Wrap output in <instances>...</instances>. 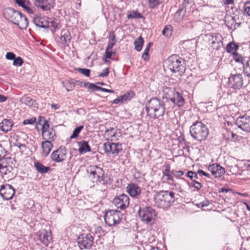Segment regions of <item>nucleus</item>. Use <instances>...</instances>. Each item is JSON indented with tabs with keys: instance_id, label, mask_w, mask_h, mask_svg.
Listing matches in <instances>:
<instances>
[{
	"instance_id": "obj_1",
	"label": "nucleus",
	"mask_w": 250,
	"mask_h": 250,
	"mask_svg": "<svg viewBox=\"0 0 250 250\" xmlns=\"http://www.w3.org/2000/svg\"><path fill=\"white\" fill-rule=\"evenodd\" d=\"M86 171L88 173L89 177L93 180V182H95L97 185L106 186L112 183V180L110 176L107 174H104L103 168L97 165L89 166Z\"/></svg>"
},
{
	"instance_id": "obj_2",
	"label": "nucleus",
	"mask_w": 250,
	"mask_h": 250,
	"mask_svg": "<svg viewBox=\"0 0 250 250\" xmlns=\"http://www.w3.org/2000/svg\"><path fill=\"white\" fill-rule=\"evenodd\" d=\"M145 109L147 115L154 119L163 116L166 109L164 102L157 98H152L148 101L146 103Z\"/></svg>"
},
{
	"instance_id": "obj_3",
	"label": "nucleus",
	"mask_w": 250,
	"mask_h": 250,
	"mask_svg": "<svg viewBox=\"0 0 250 250\" xmlns=\"http://www.w3.org/2000/svg\"><path fill=\"white\" fill-rule=\"evenodd\" d=\"M3 15L5 19L12 23L18 25L20 29H25L28 21L26 17L14 9L8 7L3 11Z\"/></svg>"
},
{
	"instance_id": "obj_4",
	"label": "nucleus",
	"mask_w": 250,
	"mask_h": 250,
	"mask_svg": "<svg viewBox=\"0 0 250 250\" xmlns=\"http://www.w3.org/2000/svg\"><path fill=\"white\" fill-rule=\"evenodd\" d=\"M154 199L155 205L158 208L167 209L174 202V193L167 190H160L156 193Z\"/></svg>"
},
{
	"instance_id": "obj_5",
	"label": "nucleus",
	"mask_w": 250,
	"mask_h": 250,
	"mask_svg": "<svg viewBox=\"0 0 250 250\" xmlns=\"http://www.w3.org/2000/svg\"><path fill=\"white\" fill-rule=\"evenodd\" d=\"M189 132L193 139L201 142L207 137L208 130L205 124L196 121L190 127Z\"/></svg>"
},
{
	"instance_id": "obj_6",
	"label": "nucleus",
	"mask_w": 250,
	"mask_h": 250,
	"mask_svg": "<svg viewBox=\"0 0 250 250\" xmlns=\"http://www.w3.org/2000/svg\"><path fill=\"white\" fill-rule=\"evenodd\" d=\"M167 67L173 73L178 72L180 75H182L185 72L186 67L183 59L178 55H173L170 56L167 60Z\"/></svg>"
},
{
	"instance_id": "obj_7",
	"label": "nucleus",
	"mask_w": 250,
	"mask_h": 250,
	"mask_svg": "<svg viewBox=\"0 0 250 250\" xmlns=\"http://www.w3.org/2000/svg\"><path fill=\"white\" fill-rule=\"evenodd\" d=\"M38 122L39 125L42 126L43 139L46 141H54L56 138L55 130L52 127H49V125L44 117H39Z\"/></svg>"
},
{
	"instance_id": "obj_8",
	"label": "nucleus",
	"mask_w": 250,
	"mask_h": 250,
	"mask_svg": "<svg viewBox=\"0 0 250 250\" xmlns=\"http://www.w3.org/2000/svg\"><path fill=\"white\" fill-rule=\"evenodd\" d=\"M120 214L117 210H107L104 215L105 223L109 227L119 224L121 220Z\"/></svg>"
},
{
	"instance_id": "obj_9",
	"label": "nucleus",
	"mask_w": 250,
	"mask_h": 250,
	"mask_svg": "<svg viewBox=\"0 0 250 250\" xmlns=\"http://www.w3.org/2000/svg\"><path fill=\"white\" fill-rule=\"evenodd\" d=\"M140 219L146 223H149L156 216V212L150 207H146L138 211Z\"/></svg>"
},
{
	"instance_id": "obj_10",
	"label": "nucleus",
	"mask_w": 250,
	"mask_h": 250,
	"mask_svg": "<svg viewBox=\"0 0 250 250\" xmlns=\"http://www.w3.org/2000/svg\"><path fill=\"white\" fill-rule=\"evenodd\" d=\"M94 238L90 234H83L78 238V244L81 249H89L93 244Z\"/></svg>"
},
{
	"instance_id": "obj_11",
	"label": "nucleus",
	"mask_w": 250,
	"mask_h": 250,
	"mask_svg": "<svg viewBox=\"0 0 250 250\" xmlns=\"http://www.w3.org/2000/svg\"><path fill=\"white\" fill-rule=\"evenodd\" d=\"M104 149L106 153L117 155L122 150V147L120 143L108 142L104 144Z\"/></svg>"
},
{
	"instance_id": "obj_12",
	"label": "nucleus",
	"mask_w": 250,
	"mask_h": 250,
	"mask_svg": "<svg viewBox=\"0 0 250 250\" xmlns=\"http://www.w3.org/2000/svg\"><path fill=\"white\" fill-rule=\"evenodd\" d=\"M15 193L14 188L10 185L6 184L0 186V195L4 200L11 199Z\"/></svg>"
},
{
	"instance_id": "obj_13",
	"label": "nucleus",
	"mask_w": 250,
	"mask_h": 250,
	"mask_svg": "<svg viewBox=\"0 0 250 250\" xmlns=\"http://www.w3.org/2000/svg\"><path fill=\"white\" fill-rule=\"evenodd\" d=\"M235 125L242 130L250 132V117L245 115L238 117L235 121Z\"/></svg>"
},
{
	"instance_id": "obj_14",
	"label": "nucleus",
	"mask_w": 250,
	"mask_h": 250,
	"mask_svg": "<svg viewBox=\"0 0 250 250\" xmlns=\"http://www.w3.org/2000/svg\"><path fill=\"white\" fill-rule=\"evenodd\" d=\"M238 48V45L235 44V69L237 68L239 72H243L248 59L236 52Z\"/></svg>"
},
{
	"instance_id": "obj_15",
	"label": "nucleus",
	"mask_w": 250,
	"mask_h": 250,
	"mask_svg": "<svg viewBox=\"0 0 250 250\" xmlns=\"http://www.w3.org/2000/svg\"><path fill=\"white\" fill-rule=\"evenodd\" d=\"M113 203L117 208L123 210L128 206L129 198L127 195L123 194L115 197L113 200Z\"/></svg>"
},
{
	"instance_id": "obj_16",
	"label": "nucleus",
	"mask_w": 250,
	"mask_h": 250,
	"mask_svg": "<svg viewBox=\"0 0 250 250\" xmlns=\"http://www.w3.org/2000/svg\"><path fill=\"white\" fill-rule=\"evenodd\" d=\"M166 90L168 91H171L172 93V97L168 98L170 101L172 102L174 105L180 107L184 105L185 104V100L182 96V94L178 92L175 91L174 90H172L169 88H166Z\"/></svg>"
},
{
	"instance_id": "obj_17",
	"label": "nucleus",
	"mask_w": 250,
	"mask_h": 250,
	"mask_svg": "<svg viewBox=\"0 0 250 250\" xmlns=\"http://www.w3.org/2000/svg\"><path fill=\"white\" fill-rule=\"evenodd\" d=\"M66 157V149L64 146H60L57 150L53 151L51 155V159L55 162L59 163L64 161Z\"/></svg>"
},
{
	"instance_id": "obj_18",
	"label": "nucleus",
	"mask_w": 250,
	"mask_h": 250,
	"mask_svg": "<svg viewBox=\"0 0 250 250\" xmlns=\"http://www.w3.org/2000/svg\"><path fill=\"white\" fill-rule=\"evenodd\" d=\"M39 239L42 243L46 246L52 242V237L51 230L47 231L43 229L39 232Z\"/></svg>"
},
{
	"instance_id": "obj_19",
	"label": "nucleus",
	"mask_w": 250,
	"mask_h": 250,
	"mask_svg": "<svg viewBox=\"0 0 250 250\" xmlns=\"http://www.w3.org/2000/svg\"><path fill=\"white\" fill-rule=\"evenodd\" d=\"M54 0H35L34 5L43 11L50 10L53 7Z\"/></svg>"
},
{
	"instance_id": "obj_20",
	"label": "nucleus",
	"mask_w": 250,
	"mask_h": 250,
	"mask_svg": "<svg viewBox=\"0 0 250 250\" xmlns=\"http://www.w3.org/2000/svg\"><path fill=\"white\" fill-rule=\"evenodd\" d=\"M209 36L211 37V43L214 49L218 50L223 46V38L221 34L213 33Z\"/></svg>"
},
{
	"instance_id": "obj_21",
	"label": "nucleus",
	"mask_w": 250,
	"mask_h": 250,
	"mask_svg": "<svg viewBox=\"0 0 250 250\" xmlns=\"http://www.w3.org/2000/svg\"><path fill=\"white\" fill-rule=\"evenodd\" d=\"M208 170L215 178L220 177L225 172V169L218 164L209 165Z\"/></svg>"
},
{
	"instance_id": "obj_22",
	"label": "nucleus",
	"mask_w": 250,
	"mask_h": 250,
	"mask_svg": "<svg viewBox=\"0 0 250 250\" xmlns=\"http://www.w3.org/2000/svg\"><path fill=\"white\" fill-rule=\"evenodd\" d=\"M71 36L67 29H64L61 31L59 42L64 45H68L70 42Z\"/></svg>"
},
{
	"instance_id": "obj_23",
	"label": "nucleus",
	"mask_w": 250,
	"mask_h": 250,
	"mask_svg": "<svg viewBox=\"0 0 250 250\" xmlns=\"http://www.w3.org/2000/svg\"><path fill=\"white\" fill-rule=\"evenodd\" d=\"M15 2L28 14L33 13V10L31 8L32 4L29 0H15Z\"/></svg>"
},
{
	"instance_id": "obj_24",
	"label": "nucleus",
	"mask_w": 250,
	"mask_h": 250,
	"mask_svg": "<svg viewBox=\"0 0 250 250\" xmlns=\"http://www.w3.org/2000/svg\"><path fill=\"white\" fill-rule=\"evenodd\" d=\"M126 189L127 192L132 197H135L141 192L140 187L137 184L133 183L129 184L126 187Z\"/></svg>"
},
{
	"instance_id": "obj_25",
	"label": "nucleus",
	"mask_w": 250,
	"mask_h": 250,
	"mask_svg": "<svg viewBox=\"0 0 250 250\" xmlns=\"http://www.w3.org/2000/svg\"><path fill=\"white\" fill-rule=\"evenodd\" d=\"M13 123L10 120L8 119H3L0 123V128L1 131L7 132L11 130Z\"/></svg>"
},
{
	"instance_id": "obj_26",
	"label": "nucleus",
	"mask_w": 250,
	"mask_h": 250,
	"mask_svg": "<svg viewBox=\"0 0 250 250\" xmlns=\"http://www.w3.org/2000/svg\"><path fill=\"white\" fill-rule=\"evenodd\" d=\"M78 146H79L78 151L81 154L85 153L91 150L88 142L85 141L78 142Z\"/></svg>"
},
{
	"instance_id": "obj_27",
	"label": "nucleus",
	"mask_w": 250,
	"mask_h": 250,
	"mask_svg": "<svg viewBox=\"0 0 250 250\" xmlns=\"http://www.w3.org/2000/svg\"><path fill=\"white\" fill-rule=\"evenodd\" d=\"M33 21L35 25L39 27L43 28H49L48 22L43 18L39 17L35 18L33 20Z\"/></svg>"
},
{
	"instance_id": "obj_28",
	"label": "nucleus",
	"mask_w": 250,
	"mask_h": 250,
	"mask_svg": "<svg viewBox=\"0 0 250 250\" xmlns=\"http://www.w3.org/2000/svg\"><path fill=\"white\" fill-rule=\"evenodd\" d=\"M51 142V141L45 140L42 143V153L45 156L49 154L53 147V145Z\"/></svg>"
},
{
	"instance_id": "obj_29",
	"label": "nucleus",
	"mask_w": 250,
	"mask_h": 250,
	"mask_svg": "<svg viewBox=\"0 0 250 250\" xmlns=\"http://www.w3.org/2000/svg\"><path fill=\"white\" fill-rule=\"evenodd\" d=\"M34 167L37 172L41 174L47 172L50 169L49 167H45L39 162L34 163Z\"/></svg>"
},
{
	"instance_id": "obj_30",
	"label": "nucleus",
	"mask_w": 250,
	"mask_h": 250,
	"mask_svg": "<svg viewBox=\"0 0 250 250\" xmlns=\"http://www.w3.org/2000/svg\"><path fill=\"white\" fill-rule=\"evenodd\" d=\"M13 169V167L9 165H7V163L2 162L0 164V171L4 174H7L10 173Z\"/></svg>"
},
{
	"instance_id": "obj_31",
	"label": "nucleus",
	"mask_w": 250,
	"mask_h": 250,
	"mask_svg": "<svg viewBox=\"0 0 250 250\" xmlns=\"http://www.w3.org/2000/svg\"><path fill=\"white\" fill-rule=\"evenodd\" d=\"M20 101L22 104H25L29 106H35V105L36 104L35 101L33 100L30 97L26 95L22 96L21 99Z\"/></svg>"
},
{
	"instance_id": "obj_32",
	"label": "nucleus",
	"mask_w": 250,
	"mask_h": 250,
	"mask_svg": "<svg viewBox=\"0 0 250 250\" xmlns=\"http://www.w3.org/2000/svg\"><path fill=\"white\" fill-rule=\"evenodd\" d=\"M243 85V80L241 74L239 72L235 74V89H240Z\"/></svg>"
},
{
	"instance_id": "obj_33",
	"label": "nucleus",
	"mask_w": 250,
	"mask_h": 250,
	"mask_svg": "<svg viewBox=\"0 0 250 250\" xmlns=\"http://www.w3.org/2000/svg\"><path fill=\"white\" fill-rule=\"evenodd\" d=\"M144 42L143 38L141 36H140L134 41V44L135 46V49L137 51H141Z\"/></svg>"
},
{
	"instance_id": "obj_34",
	"label": "nucleus",
	"mask_w": 250,
	"mask_h": 250,
	"mask_svg": "<svg viewBox=\"0 0 250 250\" xmlns=\"http://www.w3.org/2000/svg\"><path fill=\"white\" fill-rule=\"evenodd\" d=\"M129 94H125L123 95H121L118 97L117 98L114 100L112 102V103L114 104H118L120 103H122L125 101L129 100L130 98H129Z\"/></svg>"
},
{
	"instance_id": "obj_35",
	"label": "nucleus",
	"mask_w": 250,
	"mask_h": 250,
	"mask_svg": "<svg viewBox=\"0 0 250 250\" xmlns=\"http://www.w3.org/2000/svg\"><path fill=\"white\" fill-rule=\"evenodd\" d=\"M152 45V42H149L146 46L145 49L144 51L143 54L142 56V58L144 61H147L149 59L148 52L150 48V46Z\"/></svg>"
},
{
	"instance_id": "obj_36",
	"label": "nucleus",
	"mask_w": 250,
	"mask_h": 250,
	"mask_svg": "<svg viewBox=\"0 0 250 250\" xmlns=\"http://www.w3.org/2000/svg\"><path fill=\"white\" fill-rule=\"evenodd\" d=\"M172 27L171 25H167L162 31V34L167 38L170 37L172 35Z\"/></svg>"
},
{
	"instance_id": "obj_37",
	"label": "nucleus",
	"mask_w": 250,
	"mask_h": 250,
	"mask_svg": "<svg viewBox=\"0 0 250 250\" xmlns=\"http://www.w3.org/2000/svg\"><path fill=\"white\" fill-rule=\"evenodd\" d=\"M63 84L67 91H72L75 86V84L74 83H70L67 81L63 82Z\"/></svg>"
},
{
	"instance_id": "obj_38",
	"label": "nucleus",
	"mask_w": 250,
	"mask_h": 250,
	"mask_svg": "<svg viewBox=\"0 0 250 250\" xmlns=\"http://www.w3.org/2000/svg\"><path fill=\"white\" fill-rule=\"evenodd\" d=\"M142 18H143L142 15L136 11H133L132 13H129L127 15V18L128 19L133 18L139 19Z\"/></svg>"
},
{
	"instance_id": "obj_39",
	"label": "nucleus",
	"mask_w": 250,
	"mask_h": 250,
	"mask_svg": "<svg viewBox=\"0 0 250 250\" xmlns=\"http://www.w3.org/2000/svg\"><path fill=\"white\" fill-rule=\"evenodd\" d=\"M83 128V125H80L77 127H76L73 131L72 134L70 136V139H74L77 138L79 134L80 133L81 130Z\"/></svg>"
},
{
	"instance_id": "obj_40",
	"label": "nucleus",
	"mask_w": 250,
	"mask_h": 250,
	"mask_svg": "<svg viewBox=\"0 0 250 250\" xmlns=\"http://www.w3.org/2000/svg\"><path fill=\"white\" fill-rule=\"evenodd\" d=\"M226 50L228 53H231L234 58V43L233 42L228 43L226 47Z\"/></svg>"
},
{
	"instance_id": "obj_41",
	"label": "nucleus",
	"mask_w": 250,
	"mask_h": 250,
	"mask_svg": "<svg viewBox=\"0 0 250 250\" xmlns=\"http://www.w3.org/2000/svg\"><path fill=\"white\" fill-rule=\"evenodd\" d=\"M170 172V166L169 165H167L166 166V169L163 171L164 175L166 176L167 178V180H171L173 181V179L171 175L169 174Z\"/></svg>"
},
{
	"instance_id": "obj_42",
	"label": "nucleus",
	"mask_w": 250,
	"mask_h": 250,
	"mask_svg": "<svg viewBox=\"0 0 250 250\" xmlns=\"http://www.w3.org/2000/svg\"><path fill=\"white\" fill-rule=\"evenodd\" d=\"M76 70L86 77H89L90 75V70L88 69L77 68Z\"/></svg>"
},
{
	"instance_id": "obj_43",
	"label": "nucleus",
	"mask_w": 250,
	"mask_h": 250,
	"mask_svg": "<svg viewBox=\"0 0 250 250\" xmlns=\"http://www.w3.org/2000/svg\"><path fill=\"white\" fill-rule=\"evenodd\" d=\"M23 61L20 57H18L17 58L15 57L13 60V65L16 66H20L23 64Z\"/></svg>"
},
{
	"instance_id": "obj_44",
	"label": "nucleus",
	"mask_w": 250,
	"mask_h": 250,
	"mask_svg": "<svg viewBox=\"0 0 250 250\" xmlns=\"http://www.w3.org/2000/svg\"><path fill=\"white\" fill-rule=\"evenodd\" d=\"M47 21L49 23V27H53L54 29L58 28V23L55 20L49 19Z\"/></svg>"
},
{
	"instance_id": "obj_45",
	"label": "nucleus",
	"mask_w": 250,
	"mask_h": 250,
	"mask_svg": "<svg viewBox=\"0 0 250 250\" xmlns=\"http://www.w3.org/2000/svg\"><path fill=\"white\" fill-rule=\"evenodd\" d=\"M243 72L246 74L247 76L250 77V59L248 60L246 65H245V70Z\"/></svg>"
},
{
	"instance_id": "obj_46",
	"label": "nucleus",
	"mask_w": 250,
	"mask_h": 250,
	"mask_svg": "<svg viewBox=\"0 0 250 250\" xmlns=\"http://www.w3.org/2000/svg\"><path fill=\"white\" fill-rule=\"evenodd\" d=\"M187 176L189 177L191 180L198 179L197 173L192 171H188L187 174Z\"/></svg>"
},
{
	"instance_id": "obj_47",
	"label": "nucleus",
	"mask_w": 250,
	"mask_h": 250,
	"mask_svg": "<svg viewBox=\"0 0 250 250\" xmlns=\"http://www.w3.org/2000/svg\"><path fill=\"white\" fill-rule=\"evenodd\" d=\"M244 11L248 16H250V0L245 3Z\"/></svg>"
},
{
	"instance_id": "obj_48",
	"label": "nucleus",
	"mask_w": 250,
	"mask_h": 250,
	"mask_svg": "<svg viewBox=\"0 0 250 250\" xmlns=\"http://www.w3.org/2000/svg\"><path fill=\"white\" fill-rule=\"evenodd\" d=\"M106 133L110 137H114L116 134V130L114 128H111L106 131Z\"/></svg>"
},
{
	"instance_id": "obj_49",
	"label": "nucleus",
	"mask_w": 250,
	"mask_h": 250,
	"mask_svg": "<svg viewBox=\"0 0 250 250\" xmlns=\"http://www.w3.org/2000/svg\"><path fill=\"white\" fill-rule=\"evenodd\" d=\"M36 121V118H31L30 119H28L24 120L23 124L24 125H32Z\"/></svg>"
},
{
	"instance_id": "obj_50",
	"label": "nucleus",
	"mask_w": 250,
	"mask_h": 250,
	"mask_svg": "<svg viewBox=\"0 0 250 250\" xmlns=\"http://www.w3.org/2000/svg\"><path fill=\"white\" fill-rule=\"evenodd\" d=\"M109 73V68L107 67L103 70V72L100 73L98 76L100 77H105L108 75Z\"/></svg>"
},
{
	"instance_id": "obj_51",
	"label": "nucleus",
	"mask_w": 250,
	"mask_h": 250,
	"mask_svg": "<svg viewBox=\"0 0 250 250\" xmlns=\"http://www.w3.org/2000/svg\"><path fill=\"white\" fill-rule=\"evenodd\" d=\"M5 57L7 60H14L16 57V56L15 54L12 52H7Z\"/></svg>"
},
{
	"instance_id": "obj_52",
	"label": "nucleus",
	"mask_w": 250,
	"mask_h": 250,
	"mask_svg": "<svg viewBox=\"0 0 250 250\" xmlns=\"http://www.w3.org/2000/svg\"><path fill=\"white\" fill-rule=\"evenodd\" d=\"M109 41L112 42H116V35L114 32H110L109 36Z\"/></svg>"
},
{
	"instance_id": "obj_53",
	"label": "nucleus",
	"mask_w": 250,
	"mask_h": 250,
	"mask_svg": "<svg viewBox=\"0 0 250 250\" xmlns=\"http://www.w3.org/2000/svg\"><path fill=\"white\" fill-rule=\"evenodd\" d=\"M5 156V151L4 148L0 144V160Z\"/></svg>"
},
{
	"instance_id": "obj_54",
	"label": "nucleus",
	"mask_w": 250,
	"mask_h": 250,
	"mask_svg": "<svg viewBox=\"0 0 250 250\" xmlns=\"http://www.w3.org/2000/svg\"><path fill=\"white\" fill-rule=\"evenodd\" d=\"M115 54V52L110 51L109 50H105V57L107 59H111V56Z\"/></svg>"
},
{
	"instance_id": "obj_55",
	"label": "nucleus",
	"mask_w": 250,
	"mask_h": 250,
	"mask_svg": "<svg viewBox=\"0 0 250 250\" xmlns=\"http://www.w3.org/2000/svg\"><path fill=\"white\" fill-rule=\"evenodd\" d=\"M171 173L175 176L178 177L180 176H182L184 174V172L181 170H178V171H174L172 170L171 171Z\"/></svg>"
},
{
	"instance_id": "obj_56",
	"label": "nucleus",
	"mask_w": 250,
	"mask_h": 250,
	"mask_svg": "<svg viewBox=\"0 0 250 250\" xmlns=\"http://www.w3.org/2000/svg\"><path fill=\"white\" fill-rule=\"evenodd\" d=\"M149 2L151 7H154L155 6L158 5L159 0H149Z\"/></svg>"
},
{
	"instance_id": "obj_57",
	"label": "nucleus",
	"mask_w": 250,
	"mask_h": 250,
	"mask_svg": "<svg viewBox=\"0 0 250 250\" xmlns=\"http://www.w3.org/2000/svg\"><path fill=\"white\" fill-rule=\"evenodd\" d=\"M116 42L109 41L107 46L105 50H110L112 49L113 46L115 45Z\"/></svg>"
},
{
	"instance_id": "obj_58",
	"label": "nucleus",
	"mask_w": 250,
	"mask_h": 250,
	"mask_svg": "<svg viewBox=\"0 0 250 250\" xmlns=\"http://www.w3.org/2000/svg\"><path fill=\"white\" fill-rule=\"evenodd\" d=\"M193 186L197 190H200L202 187V184L198 182L195 183V184H194Z\"/></svg>"
},
{
	"instance_id": "obj_59",
	"label": "nucleus",
	"mask_w": 250,
	"mask_h": 250,
	"mask_svg": "<svg viewBox=\"0 0 250 250\" xmlns=\"http://www.w3.org/2000/svg\"><path fill=\"white\" fill-rule=\"evenodd\" d=\"M183 13H184V9L182 8H181L179 9L177 11L175 14V17H177V15H180V14H182Z\"/></svg>"
},
{
	"instance_id": "obj_60",
	"label": "nucleus",
	"mask_w": 250,
	"mask_h": 250,
	"mask_svg": "<svg viewBox=\"0 0 250 250\" xmlns=\"http://www.w3.org/2000/svg\"><path fill=\"white\" fill-rule=\"evenodd\" d=\"M198 173H201L202 174V175H203L204 176H206V177H209V174L208 173H206V172L204 171L202 169H199L198 170Z\"/></svg>"
},
{
	"instance_id": "obj_61",
	"label": "nucleus",
	"mask_w": 250,
	"mask_h": 250,
	"mask_svg": "<svg viewBox=\"0 0 250 250\" xmlns=\"http://www.w3.org/2000/svg\"><path fill=\"white\" fill-rule=\"evenodd\" d=\"M184 16V13L182 14H180V15H177V17H175L177 21H181L183 20V17Z\"/></svg>"
},
{
	"instance_id": "obj_62",
	"label": "nucleus",
	"mask_w": 250,
	"mask_h": 250,
	"mask_svg": "<svg viewBox=\"0 0 250 250\" xmlns=\"http://www.w3.org/2000/svg\"><path fill=\"white\" fill-rule=\"evenodd\" d=\"M102 91L105 92H108V93H114V91L113 90H110V89H106V88H103L102 89Z\"/></svg>"
},
{
	"instance_id": "obj_63",
	"label": "nucleus",
	"mask_w": 250,
	"mask_h": 250,
	"mask_svg": "<svg viewBox=\"0 0 250 250\" xmlns=\"http://www.w3.org/2000/svg\"><path fill=\"white\" fill-rule=\"evenodd\" d=\"M200 204H202V208H203L208 206L209 204V202L208 200L205 201L204 202H201Z\"/></svg>"
},
{
	"instance_id": "obj_64",
	"label": "nucleus",
	"mask_w": 250,
	"mask_h": 250,
	"mask_svg": "<svg viewBox=\"0 0 250 250\" xmlns=\"http://www.w3.org/2000/svg\"><path fill=\"white\" fill-rule=\"evenodd\" d=\"M6 100V98L4 96L0 94V102H3L5 101Z\"/></svg>"
}]
</instances>
